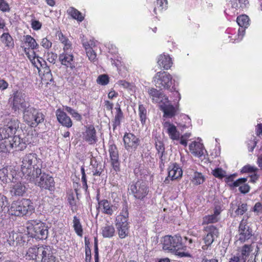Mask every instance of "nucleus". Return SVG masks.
I'll list each match as a JSON object with an SVG mask.
<instances>
[{
    "label": "nucleus",
    "instance_id": "f257e3e1",
    "mask_svg": "<svg viewBox=\"0 0 262 262\" xmlns=\"http://www.w3.org/2000/svg\"><path fill=\"white\" fill-rule=\"evenodd\" d=\"M21 171L27 179L33 180L41 174L42 161L37 154L30 153L22 159Z\"/></svg>",
    "mask_w": 262,
    "mask_h": 262
},
{
    "label": "nucleus",
    "instance_id": "f03ea898",
    "mask_svg": "<svg viewBox=\"0 0 262 262\" xmlns=\"http://www.w3.org/2000/svg\"><path fill=\"white\" fill-rule=\"evenodd\" d=\"M186 247L184 245L182 242L181 236L176 235L173 236L171 235L165 236L163 241V249L164 250L170 251L175 252L176 254L180 257H190L189 253L179 251L180 250H186Z\"/></svg>",
    "mask_w": 262,
    "mask_h": 262
},
{
    "label": "nucleus",
    "instance_id": "7ed1b4c3",
    "mask_svg": "<svg viewBox=\"0 0 262 262\" xmlns=\"http://www.w3.org/2000/svg\"><path fill=\"white\" fill-rule=\"evenodd\" d=\"M34 210L32 202L29 199H23L20 201L13 202L9 209V214L16 216H23L31 214Z\"/></svg>",
    "mask_w": 262,
    "mask_h": 262
},
{
    "label": "nucleus",
    "instance_id": "20e7f679",
    "mask_svg": "<svg viewBox=\"0 0 262 262\" xmlns=\"http://www.w3.org/2000/svg\"><path fill=\"white\" fill-rule=\"evenodd\" d=\"M28 234L33 238L39 239H46L48 235V228L45 223L40 221L32 220L27 223Z\"/></svg>",
    "mask_w": 262,
    "mask_h": 262
},
{
    "label": "nucleus",
    "instance_id": "39448f33",
    "mask_svg": "<svg viewBox=\"0 0 262 262\" xmlns=\"http://www.w3.org/2000/svg\"><path fill=\"white\" fill-rule=\"evenodd\" d=\"M23 119L32 127L37 126L44 121L45 116L39 110L30 106L23 111Z\"/></svg>",
    "mask_w": 262,
    "mask_h": 262
},
{
    "label": "nucleus",
    "instance_id": "423d86ee",
    "mask_svg": "<svg viewBox=\"0 0 262 262\" xmlns=\"http://www.w3.org/2000/svg\"><path fill=\"white\" fill-rule=\"evenodd\" d=\"M26 96L21 91L14 92L9 99V102L12 110L14 112L21 110L23 112L30 105L26 101Z\"/></svg>",
    "mask_w": 262,
    "mask_h": 262
},
{
    "label": "nucleus",
    "instance_id": "0eeeda50",
    "mask_svg": "<svg viewBox=\"0 0 262 262\" xmlns=\"http://www.w3.org/2000/svg\"><path fill=\"white\" fill-rule=\"evenodd\" d=\"M172 76L165 72H158L154 77L155 85L157 88L162 89L169 90L170 92L176 90V89L171 86L172 84Z\"/></svg>",
    "mask_w": 262,
    "mask_h": 262
},
{
    "label": "nucleus",
    "instance_id": "6e6552de",
    "mask_svg": "<svg viewBox=\"0 0 262 262\" xmlns=\"http://www.w3.org/2000/svg\"><path fill=\"white\" fill-rule=\"evenodd\" d=\"M29 180L34 182L37 186L42 189L52 191L54 188L55 182L53 178L49 174L42 172V171H41V174L35 179Z\"/></svg>",
    "mask_w": 262,
    "mask_h": 262
},
{
    "label": "nucleus",
    "instance_id": "1a4fd4ad",
    "mask_svg": "<svg viewBox=\"0 0 262 262\" xmlns=\"http://www.w3.org/2000/svg\"><path fill=\"white\" fill-rule=\"evenodd\" d=\"M206 234L204 236L203 241L205 244L202 247L204 250H207L219 234L217 228L213 225H208L204 228Z\"/></svg>",
    "mask_w": 262,
    "mask_h": 262
},
{
    "label": "nucleus",
    "instance_id": "9d476101",
    "mask_svg": "<svg viewBox=\"0 0 262 262\" xmlns=\"http://www.w3.org/2000/svg\"><path fill=\"white\" fill-rule=\"evenodd\" d=\"M130 190L136 199L141 200L147 195L148 188L145 182L138 181L130 185Z\"/></svg>",
    "mask_w": 262,
    "mask_h": 262
},
{
    "label": "nucleus",
    "instance_id": "9b49d317",
    "mask_svg": "<svg viewBox=\"0 0 262 262\" xmlns=\"http://www.w3.org/2000/svg\"><path fill=\"white\" fill-rule=\"evenodd\" d=\"M253 236L252 230L247 225V220L244 219L241 222L238 227V234L236 236V242L244 243Z\"/></svg>",
    "mask_w": 262,
    "mask_h": 262
},
{
    "label": "nucleus",
    "instance_id": "f8f14e48",
    "mask_svg": "<svg viewBox=\"0 0 262 262\" xmlns=\"http://www.w3.org/2000/svg\"><path fill=\"white\" fill-rule=\"evenodd\" d=\"M125 148L128 150H135L140 144V139L131 133H126L123 136Z\"/></svg>",
    "mask_w": 262,
    "mask_h": 262
},
{
    "label": "nucleus",
    "instance_id": "ddd939ff",
    "mask_svg": "<svg viewBox=\"0 0 262 262\" xmlns=\"http://www.w3.org/2000/svg\"><path fill=\"white\" fill-rule=\"evenodd\" d=\"M30 136L21 138L19 136H14L12 141H9L10 147L14 148L16 150H22L26 148L27 144L31 143L29 140Z\"/></svg>",
    "mask_w": 262,
    "mask_h": 262
},
{
    "label": "nucleus",
    "instance_id": "4468645a",
    "mask_svg": "<svg viewBox=\"0 0 262 262\" xmlns=\"http://www.w3.org/2000/svg\"><path fill=\"white\" fill-rule=\"evenodd\" d=\"M168 177L164 180V183L166 184H169V179L174 180L180 178L182 176L183 171L182 169L176 163H173L170 165L168 168Z\"/></svg>",
    "mask_w": 262,
    "mask_h": 262
},
{
    "label": "nucleus",
    "instance_id": "2eb2a0df",
    "mask_svg": "<svg viewBox=\"0 0 262 262\" xmlns=\"http://www.w3.org/2000/svg\"><path fill=\"white\" fill-rule=\"evenodd\" d=\"M108 152L111 161V165L116 172L119 171L120 163L119 161L118 151L116 146L114 144L110 145L109 146Z\"/></svg>",
    "mask_w": 262,
    "mask_h": 262
},
{
    "label": "nucleus",
    "instance_id": "dca6fc26",
    "mask_svg": "<svg viewBox=\"0 0 262 262\" xmlns=\"http://www.w3.org/2000/svg\"><path fill=\"white\" fill-rule=\"evenodd\" d=\"M39 261L41 262H58L55 259L50 247L47 246H40Z\"/></svg>",
    "mask_w": 262,
    "mask_h": 262
},
{
    "label": "nucleus",
    "instance_id": "f3484780",
    "mask_svg": "<svg viewBox=\"0 0 262 262\" xmlns=\"http://www.w3.org/2000/svg\"><path fill=\"white\" fill-rule=\"evenodd\" d=\"M16 171L11 166H7L0 169V180L4 183L13 181Z\"/></svg>",
    "mask_w": 262,
    "mask_h": 262
},
{
    "label": "nucleus",
    "instance_id": "a211bd4d",
    "mask_svg": "<svg viewBox=\"0 0 262 262\" xmlns=\"http://www.w3.org/2000/svg\"><path fill=\"white\" fill-rule=\"evenodd\" d=\"M59 60L62 65L73 69L75 68V62L74 60V56L68 51H64V52L60 54Z\"/></svg>",
    "mask_w": 262,
    "mask_h": 262
},
{
    "label": "nucleus",
    "instance_id": "6ab92c4d",
    "mask_svg": "<svg viewBox=\"0 0 262 262\" xmlns=\"http://www.w3.org/2000/svg\"><path fill=\"white\" fill-rule=\"evenodd\" d=\"M255 249L254 244H245L238 250L240 254L238 256L246 261L247 258L250 257L254 252Z\"/></svg>",
    "mask_w": 262,
    "mask_h": 262
},
{
    "label": "nucleus",
    "instance_id": "aec40b11",
    "mask_svg": "<svg viewBox=\"0 0 262 262\" xmlns=\"http://www.w3.org/2000/svg\"><path fill=\"white\" fill-rule=\"evenodd\" d=\"M147 92L154 102H168V97L155 88H149Z\"/></svg>",
    "mask_w": 262,
    "mask_h": 262
},
{
    "label": "nucleus",
    "instance_id": "412c9836",
    "mask_svg": "<svg viewBox=\"0 0 262 262\" xmlns=\"http://www.w3.org/2000/svg\"><path fill=\"white\" fill-rule=\"evenodd\" d=\"M56 115L57 120L63 126L68 128L72 126V120L65 112L60 109H58L56 112Z\"/></svg>",
    "mask_w": 262,
    "mask_h": 262
},
{
    "label": "nucleus",
    "instance_id": "4be33fe9",
    "mask_svg": "<svg viewBox=\"0 0 262 262\" xmlns=\"http://www.w3.org/2000/svg\"><path fill=\"white\" fill-rule=\"evenodd\" d=\"M96 133L94 126H90L83 134V139L90 144H95L97 141Z\"/></svg>",
    "mask_w": 262,
    "mask_h": 262
},
{
    "label": "nucleus",
    "instance_id": "5701e85b",
    "mask_svg": "<svg viewBox=\"0 0 262 262\" xmlns=\"http://www.w3.org/2000/svg\"><path fill=\"white\" fill-rule=\"evenodd\" d=\"M221 213L220 208L216 207L214 210V213L211 215L205 216L203 218V225H208L217 222L220 220V214Z\"/></svg>",
    "mask_w": 262,
    "mask_h": 262
},
{
    "label": "nucleus",
    "instance_id": "b1692460",
    "mask_svg": "<svg viewBox=\"0 0 262 262\" xmlns=\"http://www.w3.org/2000/svg\"><path fill=\"white\" fill-rule=\"evenodd\" d=\"M168 102L163 101V104L160 105V108L164 113V117L172 118L175 116L177 110L172 104L168 103Z\"/></svg>",
    "mask_w": 262,
    "mask_h": 262
},
{
    "label": "nucleus",
    "instance_id": "393cba45",
    "mask_svg": "<svg viewBox=\"0 0 262 262\" xmlns=\"http://www.w3.org/2000/svg\"><path fill=\"white\" fill-rule=\"evenodd\" d=\"M99 205L100 208L102 210V212L109 215H112L114 211L117 209L116 206L112 205L106 200L100 201L99 202Z\"/></svg>",
    "mask_w": 262,
    "mask_h": 262
},
{
    "label": "nucleus",
    "instance_id": "a878e982",
    "mask_svg": "<svg viewBox=\"0 0 262 262\" xmlns=\"http://www.w3.org/2000/svg\"><path fill=\"white\" fill-rule=\"evenodd\" d=\"M26 186L21 183L11 185L10 192L12 196H23L26 192Z\"/></svg>",
    "mask_w": 262,
    "mask_h": 262
},
{
    "label": "nucleus",
    "instance_id": "bb28decb",
    "mask_svg": "<svg viewBox=\"0 0 262 262\" xmlns=\"http://www.w3.org/2000/svg\"><path fill=\"white\" fill-rule=\"evenodd\" d=\"M189 148L191 154L196 157H201L204 154V147L202 143L193 142L189 145Z\"/></svg>",
    "mask_w": 262,
    "mask_h": 262
},
{
    "label": "nucleus",
    "instance_id": "cd10ccee",
    "mask_svg": "<svg viewBox=\"0 0 262 262\" xmlns=\"http://www.w3.org/2000/svg\"><path fill=\"white\" fill-rule=\"evenodd\" d=\"M157 62L161 68H163L165 70L169 69L172 64L171 59L169 56L165 54H161L159 55Z\"/></svg>",
    "mask_w": 262,
    "mask_h": 262
},
{
    "label": "nucleus",
    "instance_id": "c85d7f7f",
    "mask_svg": "<svg viewBox=\"0 0 262 262\" xmlns=\"http://www.w3.org/2000/svg\"><path fill=\"white\" fill-rule=\"evenodd\" d=\"M164 126L167 128V133L172 140H178L179 139L180 133L175 125L169 122H166L164 124Z\"/></svg>",
    "mask_w": 262,
    "mask_h": 262
},
{
    "label": "nucleus",
    "instance_id": "c756f323",
    "mask_svg": "<svg viewBox=\"0 0 262 262\" xmlns=\"http://www.w3.org/2000/svg\"><path fill=\"white\" fill-rule=\"evenodd\" d=\"M187 172L192 174L191 182L195 185H199L202 184L205 181V177L201 172L194 171L193 169H188Z\"/></svg>",
    "mask_w": 262,
    "mask_h": 262
},
{
    "label": "nucleus",
    "instance_id": "7c9ffc66",
    "mask_svg": "<svg viewBox=\"0 0 262 262\" xmlns=\"http://www.w3.org/2000/svg\"><path fill=\"white\" fill-rule=\"evenodd\" d=\"M128 213L127 206H124L122 210V212L116 217V226L118 225H128L127 218Z\"/></svg>",
    "mask_w": 262,
    "mask_h": 262
},
{
    "label": "nucleus",
    "instance_id": "2f4dec72",
    "mask_svg": "<svg viewBox=\"0 0 262 262\" xmlns=\"http://www.w3.org/2000/svg\"><path fill=\"white\" fill-rule=\"evenodd\" d=\"M29 49L25 48V52L26 55H28V57L35 67L39 69L40 67H43V66H46V62L42 58L36 56L34 51H32V53L34 56H32L33 58L31 59V55H29V52L27 51Z\"/></svg>",
    "mask_w": 262,
    "mask_h": 262
},
{
    "label": "nucleus",
    "instance_id": "473e14b6",
    "mask_svg": "<svg viewBox=\"0 0 262 262\" xmlns=\"http://www.w3.org/2000/svg\"><path fill=\"white\" fill-rule=\"evenodd\" d=\"M40 246H33L29 248L26 254L27 257L29 259L35 260L39 261Z\"/></svg>",
    "mask_w": 262,
    "mask_h": 262
},
{
    "label": "nucleus",
    "instance_id": "72a5a7b5",
    "mask_svg": "<svg viewBox=\"0 0 262 262\" xmlns=\"http://www.w3.org/2000/svg\"><path fill=\"white\" fill-rule=\"evenodd\" d=\"M17 238V234L14 232L8 233L6 235L5 237L3 238V242L6 247L14 246L17 244V242L15 241Z\"/></svg>",
    "mask_w": 262,
    "mask_h": 262
},
{
    "label": "nucleus",
    "instance_id": "f704fd0d",
    "mask_svg": "<svg viewBox=\"0 0 262 262\" xmlns=\"http://www.w3.org/2000/svg\"><path fill=\"white\" fill-rule=\"evenodd\" d=\"M115 230L113 225L106 224L102 228V234L104 237L110 238L114 236Z\"/></svg>",
    "mask_w": 262,
    "mask_h": 262
},
{
    "label": "nucleus",
    "instance_id": "c9c22d12",
    "mask_svg": "<svg viewBox=\"0 0 262 262\" xmlns=\"http://www.w3.org/2000/svg\"><path fill=\"white\" fill-rule=\"evenodd\" d=\"M230 2L232 8L236 10L246 8L249 3L247 0H230Z\"/></svg>",
    "mask_w": 262,
    "mask_h": 262
},
{
    "label": "nucleus",
    "instance_id": "e433bc0d",
    "mask_svg": "<svg viewBox=\"0 0 262 262\" xmlns=\"http://www.w3.org/2000/svg\"><path fill=\"white\" fill-rule=\"evenodd\" d=\"M57 36L59 40L64 45L63 50L64 51H68L71 48L72 44L71 42L61 32H57Z\"/></svg>",
    "mask_w": 262,
    "mask_h": 262
},
{
    "label": "nucleus",
    "instance_id": "4c0bfd02",
    "mask_svg": "<svg viewBox=\"0 0 262 262\" xmlns=\"http://www.w3.org/2000/svg\"><path fill=\"white\" fill-rule=\"evenodd\" d=\"M2 42L4 43L6 47L9 48L14 47V41L12 37L8 33H3L1 37Z\"/></svg>",
    "mask_w": 262,
    "mask_h": 262
},
{
    "label": "nucleus",
    "instance_id": "58836bf2",
    "mask_svg": "<svg viewBox=\"0 0 262 262\" xmlns=\"http://www.w3.org/2000/svg\"><path fill=\"white\" fill-rule=\"evenodd\" d=\"M116 228L120 238H124L128 234V225H116Z\"/></svg>",
    "mask_w": 262,
    "mask_h": 262
},
{
    "label": "nucleus",
    "instance_id": "ea45409f",
    "mask_svg": "<svg viewBox=\"0 0 262 262\" xmlns=\"http://www.w3.org/2000/svg\"><path fill=\"white\" fill-rule=\"evenodd\" d=\"M24 40L26 44H27L29 48L34 50L38 47V45L34 38L30 35H27L24 36Z\"/></svg>",
    "mask_w": 262,
    "mask_h": 262
},
{
    "label": "nucleus",
    "instance_id": "a19ab883",
    "mask_svg": "<svg viewBox=\"0 0 262 262\" xmlns=\"http://www.w3.org/2000/svg\"><path fill=\"white\" fill-rule=\"evenodd\" d=\"M67 12L73 18L77 19L79 21H82L84 19V17L82 16V14L77 9L73 7L70 8L68 10Z\"/></svg>",
    "mask_w": 262,
    "mask_h": 262
},
{
    "label": "nucleus",
    "instance_id": "79ce46f5",
    "mask_svg": "<svg viewBox=\"0 0 262 262\" xmlns=\"http://www.w3.org/2000/svg\"><path fill=\"white\" fill-rule=\"evenodd\" d=\"M139 116L140 117V121L142 125L145 124L147 119V110L146 107L142 104H139Z\"/></svg>",
    "mask_w": 262,
    "mask_h": 262
},
{
    "label": "nucleus",
    "instance_id": "37998d69",
    "mask_svg": "<svg viewBox=\"0 0 262 262\" xmlns=\"http://www.w3.org/2000/svg\"><path fill=\"white\" fill-rule=\"evenodd\" d=\"M73 227L76 233L78 235L82 236L83 230L81 224L80 222V220L76 216H74L73 217Z\"/></svg>",
    "mask_w": 262,
    "mask_h": 262
},
{
    "label": "nucleus",
    "instance_id": "c03bdc74",
    "mask_svg": "<svg viewBox=\"0 0 262 262\" xmlns=\"http://www.w3.org/2000/svg\"><path fill=\"white\" fill-rule=\"evenodd\" d=\"M236 21L241 28H247L249 25V18L246 15H241L238 16Z\"/></svg>",
    "mask_w": 262,
    "mask_h": 262
},
{
    "label": "nucleus",
    "instance_id": "a18cd8bd",
    "mask_svg": "<svg viewBox=\"0 0 262 262\" xmlns=\"http://www.w3.org/2000/svg\"><path fill=\"white\" fill-rule=\"evenodd\" d=\"M19 121L16 119H10L6 125L15 134L16 131L19 128Z\"/></svg>",
    "mask_w": 262,
    "mask_h": 262
},
{
    "label": "nucleus",
    "instance_id": "49530a36",
    "mask_svg": "<svg viewBox=\"0 0 262 262\" xmlns=\"http://www.w3.org/2000/svg\"><path fill=\"white\" fill-rule=\"evenodd\" d=\"M14 134V133L11 132L9 127L6 125H5L4 127L0 128V137L2 139H7Z\"/></svg>",
    "mask_w": 262,
    "mask_h": 262
},
{
    "label": "nucleus",
    "instance_id": "de8ad7c7",
    "mask_svg": "<svg viewBox=\"0 0 262 262\" xmlns=\"http://www.w3.org/2000/svg\"><path fill=\"white\" fill-rule=\"evenodd\" d=\"M8 201L7 198L0 194V215L3 212H5L6 211H8Z\"/></svg>",
    "mask_w": 262,
    "mask_h": 262
},
{
    "label": "nucleus",
    "instance_id": "09e8293b",
    "mask_svg": "<svg viewBox=\"0 0 262 262\" xmlns=\"http://www.w3.org/2000/svg\"><path fill=\"white\" fill-rule=\"evenodd\" d=\"M167 1L166 0H157L156 6L154 8V12L156 14L157 10L162 11L167 7Z\"/></svg>",
    "mask_w": 262,
    "mask_h": 262
},
{
    "label": "nucleus",
    "instance_id": "8fccbe9b",
    "mask_svg": "<svg viewBox=\"0 0 262 262\" xmlns=\"http://www.w3.org/2000/svg\"><path fill=\"white\" fill-rule=\"evenodd\" d=\"M248 210L247 205L246 203L239 204L237 208L235 211L236 214L242 215L244 214Z\"/></svg>",
    "mask_w": 262,
    "mask_h": 262
},
{
    "label": "nucleus",
    "instance_id": "3c124183",
    "mask_svg": "<svg viewBox=\"0 0 262 262\" xmlns=\"http://www.w3.org/2000/svg\"><path fill=\"white\" fill-rule=\"evenodd\" d=\"M64 110L66 111L70 114L72 117L75 118L77 120H80L81 119V115L72 108L69 106H66L64 107Z\"/></svg>",
    "mask_w": 262,
    "mask_h": 262
},
{
    "label": "nucleus",
    "instance_id": "603ef678",
    "mask_svg": "<svg viewBox=\"0 0 262 262\" xmlns=\"http://www.w3.org/2000/svg\"><path fill=\"white\" fill-rule=\"evenodd\" d=\"M213 175L217 178L222 179L226 177V172L222 168H215L212 171Z\"/></svg>",
    "mask_w": 262,
    "mask_h": 262
},
{
    "label": "nucleus",
    "instance_id": "864d4df0",
    "mask_svg": "<svg viewBox=\"0 0 262 262\" xmlns=\"http://www.w3.org/2000/svg\"><path fill=\"white\" fill-rule=\"evenodd\" d=\"M155 147L157 152L163 151V150H165L164 143L157 137L155 139Z\"/></svg>",
    "mask_w": 262,
    "mask_h": 262
},
{
    "label": "nucleus",
    "instance_id": "5fc2aeb1",
    "mask_svg": "<svg viewBox=\"0 0 262 262\" xmlns=\"http://www.w3.org/2000/svg\"><path fill=\"white\" fill-rule=\"evenodd\" d=\"M108 77L106 75H101L98 76L97 82L101 85H106L108 83Z\"/></svg>",
    "mask_w": 262,
    "mask_h": 262
},
{
    "label": "nucleus",
    "instance_id": "6e6d98bb",
    "mask_svg": "<svg viewBox=\"0 0 262 262\" xmlns=\"http://www.w3.org/2000/svg\"><path fill=\"white\" fill-rule=\"evenodd\" d=\"M9 146V141H4L0 143V152H7L10 150Z\"/></svg>",
    "mask_w": 262,
    "mask_h": 262
},
{
    "label": "nucleus",
    "instance_id": "4d7b16f0",
    "mask_svg": "<svg viewBox=\"0 0 262 262\" xmlns=\"http://www.w3.org/2000/svg\"><path fill=\"white\" fill-rule=\"evenodd\" d=\"M123 118V113H116L115 117V120L113 124L114 129L117 126H119L120 124L121 120Z\"/></svg>",
    "mask_w": 262,
    "mask_h": 262
},
{
    "label": "nucleus",
    "instance_id": "13d9d810",
    "mask_svg": "<svg viewBox=\"0 0 262 262\" xmlns=\"http://www.w3.org/2000/svg\"><path fill=\"white\" fill-rule=\"evenodd\" d=\"M258 251L259 248L256 245L255 247L254 252L251 254V255L250 257L247 258L246 262H256L255 258L258 254Z\"/></svg>",
    "mask_w": 262,
    "mask_h": 262
},
{
    "label": "nucleus",
    "instance_id": "bf43d9fd",
    "mask_svg": "<svg viewBox=\"0 0 262 262\" xmlns=\"http://www.w3.org/2000/svg\"><path fill=\"white\" fill-rule=\"evenodd\" d=\"M0 10L3 12L10 11L9 5L5 0H0Z\"/></svg>",
    "mask_w": 262,
    "mask_h": 262
},
{
    "label": "nucleus",
    "instance_id": "052dcab7",
    "mask_svg": "<svg viewBox=\"0 0 262 262\" xmlns=\"http://www.w3.org/2000/svg\"><path fill=\"white\" fill-rule=\"evenodd\" d=\"M47 60L51 63H55L56 59L57 57V54L52 52H48L47 53Z\"/></svg>",
    "mask_w": 262,
    "mask_h": 262
},
{
    "label": "nucleus",
    "instance_id": "680f3d73",
    "mask_svg": "<svg viewBox=\"0 0 262 262\" xmlns=\"http://www.w3.org/2000/svg\"><path fill=\"white\" fill-rule=\"evenodd\" d=\"M86 55L89 59L92 61H94L96 57V54L93 50V49L86 51Z\"/></svg>",
    "mask_w": 262,
    "mask_h": 262
},
{
    "label": "nucleus",
    "instance_id": "e2e57ef3",
    "mask_svg": "<svg viewBox=\"0 0 262 262\" xmlns=\"http://www.w3.org/2000/svg\"><path fill=\"white\" fill-rule=\"evenodd\" d=\"M257 170V168L254 166L246 165L244 166L242 170L243 172H253Z\"/></svg>",
    "mask_w": 262,
    "mask_h": 262
},
{
    "label": "nucleus",
    "instance_id": "0e129e2a",
    "mask_svg": "<svg viewBox=\"0 0 262 262\" xmlns=\"http://www.w3.org/2000/svg\"><path fill=\"white\" fill-rule=\"evenodd\" d=\"M253 211L257 214L262 213V204L260 202H257L253 208Z\"/></svg>",
    "mask_w": 262,
    "mask_h": 262
},
{
    "label": "nucleus",
    "instance_id": "69168bd1",
    "mask_svg": "<svg viewBox=\"0 0 262 262\" xmlns=\"http://www.w3.org/2000/svg\"><path fill=\"white\" fill-rule=\"evenodd\" d=\"M94 258L95 262L99 261L98 247L97 239H95L94 243Z\"/></svg>",
    "mask_w": 262,
    "mask_h": 262
},
{
    "label": "nucleus",
    "instance_id": "338daca9",
    "mask_svg": "<svg viewBox=\"0 0 262 262\" xmlns=\"http://www.w3.org/2000/svg\"><path fill=\"white\" fill-rule=\"evenodd\" d=\"M31 26L33 29L38 30L41 27V23L38 20H32L31 23Z\"/></svg>",
    "mask_w": 262,
    "mask_h": 262
},
{
    "label": "nucleus",
    "instance_id": "774afa93",
    "mask_svg": "<svg viewBox=\"0 0 262 262\" xmlns=\"http://www.w3.org/2000/svg\"><path fill=\"white\" fill-rule=\"evenodd\" d=\"M52 44V42L50 41L47 38H43L41 42V46L46 49H49L51 48Z\"/></svg>",
    "mask_w": 262,
    "mask_h": 262
}]
</instances>
